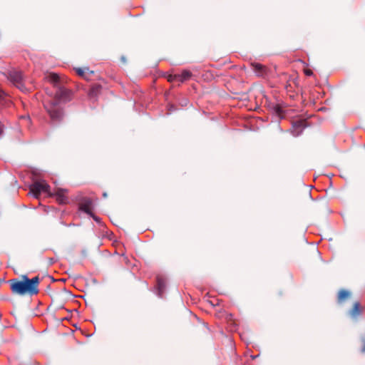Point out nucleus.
<instances>
[{
    "instance_id": "423d86ee",
    "label": "nucleus",
    "mask_w": 365,
    "mask_h": 365,
    "mask_svg": "<svg viewBox=\"0 0 365 365\" xmlns=\"http://www.w3.org/2000/svg\"><path fill=\"white\" fill-rule=\"evenodd\" d=\"M11 289L14 293L19 294L21 295L26 294L24 281L14 282L11 285Z\"/></svg>"
},
{
    "instance_id": "6e6552de",
    "label": "nucleus",
    "mask_w": 365,
    "mask_h": 365,
    "mask_svg": "<svg viewBox=\"0 0 365 365\" xmlns=\"http://www.w3.org/2000/svg\"><path fill=\"white\" fill-rule=\"evenodd\" d=\"M252 67L258 76L263 77L267 74V68L259 63H252Z\"/></svg>"
},
{
    "instance_id": "2eb2a0df",
    "label": "nucleus",
    "mask_w": 365,
    "mask_h": 365,
    "mask_svg": "<svg viewBox=\"0 0 365 365\" xmlns=\"http://www.w3.org/2000/svg\"><path fill=\"white\" fill-rule=\"evenodd\" d=\"M46 78L48 81H50L54 84L57 83L59 81V76L56 73H48L46 76Z\"/></svg>"
},
{
    "instance_id": "20e7f679",
    "label": "nucleus",
    "mask_w": 365,
    "mask_h": 365,
    "mask_svg": "<svg viewBox=\"0 0 365 365\" xmlns=\"http://www.w3.org/2000/svg\"><path fill=\"white\" fill-rule=\"evenodd\" d=\"M192 73L190 71L187 70H184L180 74H175L174 76H170L168 78L169 81H176L180 83H182L185 81H187L190 78Z\"/></svg>"
},
{
    "instance_id": "9b49d317",
    "label": "nucleus",
    "mask_w": 365,
    "mask_h": 365,
    "mask_svg": "<svg viewBox=\"0 0 365 365\" xmlns=\"http://www.w3.org/2000/svg\"><path fill=\"white\" fill-rule=\"evenodd\" d=\"M165 288V281L160 277H158L157 279V294L160 297H163V294Z\"/></svg>"
},
{
    "instance_id": "f257e3e1",
    "label": "nucleus",
    "mask_w": 365,
    "mask_h": 365,
    "mask_svg": "<svg viewBox=\"0 0 365 365\" xmlns=\"http://www.w3.org/2000/svg\"><path fill=\"white\" fill-rule=\"evenodd\" d=\"M68 100V91L64 88H58L54 98L45 101L44 107L53 120H61L63 112L60 104Z\"/></svg>"
},
{
    "instance_id": "f3484780",
    "label": "nucleus",
    "mask_w": 365,
    "mask_h": 365,
    "mask_svg": "<svg viewBox=\"0 0 365 365\" xmlns=\"http://www.w3.org/2000/svg\"><path fill=\"white\" fill-rule=\"evenodd\" d=\"M89 215L91 217H92L95 221L99 222L100 219L98 217L95 216L93 213H92V215Z\"/></svg>"
},
{
    "instance_id": "412c9836",
    "label": "nucleus",
    "mask_w": 365,
    "mask_h": 365,
    "mask_svg": "<svg viewBox=\"0 0 365 365\" xmlns=\"http://www.w3.org/2000/svg\"><path fill=\"white\" fill-rule=\"evenodd\" d=\"M61 319L66 320V319H68V318L66 317L61 318Z\"/></svg>"
},
{
    "instance_id": "4be33fe9",
    "label": "nucleus",
    "mask_w": 365,
    "mask_h": 365,
    "mask_svg": "<svg viewBox=\"0 0 365 365\" xmlns=\"http://www.w3.org/2000/svg\"><path fill=\"white\" fill-rule=\"evenodd\" d=\"M107 196V194L105 192L103 193V197H106Z\"/></svg>"
},
{
    "instance_id": "f8f14e48",
    "label": "nucleus",
    "mask_w": 365,
    "mask_h": 365,
    "mask_svg": "<svg viewBox=\"0 0 365 365\" xmlns=\"http://www.w3.org/2000/svg\"><path fill=\"white\" fill-rule=\"evenodd\" d=\"M351 296V293L350 292L347 291V290H345V289H342V290H340L339 292V294H338V302L339 303H342L344 302L346 299H347L348 298H349Z\"/></svg>"
},
{
    "instance_id": "ddd939ff",
    "label": "nucleus",
    "mask_w": 365,
    "mask_h": 365,
    "mask_svg": "<svg viewBox=\"0 0 365 365\" xmlns=\"http://www.w3.org/2000/svg\"><path fill=\"white\" fill-rule=\"evenodd\" d=\"M101 87L98 85H95L91 87L89 91V96L91 98H96L101 91Z\"/></svg>"
},
{
    "instance_id": "39448f33",
    "label": "nucleus",
    "mask_w": 365,
    "mask_h": 365,
    "mask_svg": "<svg viewBox=\"0 0 365 365\" xmlns=\"http://www.w3.org/2000/svg\"><path fill=\"white\" fill-rule=\"evenodd\" d=\"M305 128L304 122L303 120H297L294 121L292 124V134L297 137L299 136L302 133L303 129Z\"/></svg>"
},
{
    "instance_id": "a211bd4d",
    "label": "nucleus",
    "mask_w": 365,
    "mask_h": 365,
    "mask_svg": "<svg viewBox=\"0 0 365 365\" xmlns=\"http://www.w3.org/2000/svg\"><path fill=\"white\" fill-rule=\"evenodd\" d=\"M304 72H305V74L307 76H312V71H310V70H306Z\"/></svg>"
},
{
    "instance_id": "9d476101",
    "label": "nucleus",
    "mask_w": 365,
    "mask_h": 365,
    "mask_svg": "<svg viewBox=\"0 0 365 365\" xmlns=\"http://www.w3.org/2000/svg\"><path fill=\"white\" fill-rule=\"evenodd\" d=\"M77 74L86 80H89L90 76L93 74V71H90L88 68H76Z\"/></svg>"
},
{
    "instance_id": "7ed1b4c3",
    "label": "nucleus",
    "mask_w": 365,
    "mask_h": 365,
    "mask_svg": "<svg viewBox=\"0 0 365 365\" xmlns=\"http://www.w3.org/2000/svg\"><path fill=\"white\" fill-rule=\"evenodd\" d=\"M24 289L25 294H29L31 295L36 294L38 292V285L39 283V279L38 277L32 279H29L27 277H24Z\"/></svg>"
},
{
    "instance_id": "f03ea898",
    "label": "nucleus",
    "mask_w": 365,
    "mask_h": 365,
    "mask_svg": "<svg viewBox=\"0 0 365 365\" xmlns=\"http://www.w3.org/2000/svg\"><path fill=\"white\" fill-rule=\"evenodd\" d=\"M66 192V191L63 189L57 188L54 190L53 193H51L50 192V186L45 180H37L30 185V193H31L35 198H38L41 193L55 195L57 201L60 204H65L68 202Z\"/></svg>"
},
{
    "instance_id": "6ab92c4d",
    "label": "nucleus",
    "mask_w": 365,
    "mask_h": 365,
    "mask_svg": "<svg viewBox=\"0 0 365 365\" xmlns=\"http://www.w3.org/2000/svg\"><path fill=\"white\" fill-rule=\"evenodd\" d=\"M2 133H3V130H2L1 127L0 126V136L1 135Z\"/></svg>"
},
{
    "instance_id": "0eeeda50",
    "label": "nucleus",
    "mask_w": 365,
    "mask_h": 365,
    "mask_svg": "<svg viewBox=\"0 0 365 365\" xmlns=\"http://www.w3.org/2000/svg\"><path fill=\"white\" fill-rule=\"evenodd\" d=\"M80 210L88 215H92L93 202L90 199H86L80 205Z\"/></svg>"
},
{
    "instance_id": "dca6fc26",
    "label": "nucleus",
    "mask_w": 365,
    "mask_h": 365,
    "mask_svg": "<svg viewBox=\"0 0 365 365\" xmlns=\"http://www.w3.org/2000/svg\"><path fill=\"white\" fill-rule=\"evenodd\" d=\"M6 96L5 93L0 88V103L6 101Z\"/></svg>"
},
{
    "instance_id": "1a4fd4ad",
    "label": "nucleus",
    "mask_w": 365,
    "mask_h": 365,
    "mask_svg": "<svg viewBox=\"0 0 365 365\" xmlns=\"http://www.w3.org/2000/svg\"><path fill=\"white\" fill-rule=\"evenodd\" d=\"M363 309L364 307L359 302H355L353 308L349 311V314L351 317L356 318L361 314Z\"/></svg>"
},
{
    "instance_id": "aec40b11",
    "label": "nucleus",
    "mask_w": 365,
    "mask_h": 365,
    "mask_svg": "<svg viewBox=\"0 0 365 365\" xmlns=\"http://www.w3.org/2000/svg\"><path fill=\"white\" fill-rule=\"evenodd\" d=\"M361 351L362 352H365V345L363 346L362 349H361Z\"/></svg>"
},
{
    "instance_id": "4468645a",
    "label": "nucleus",
    "mask_w": 365,
    "mask_h": 365,
    "mask_svg": "<svg viewBox=\"0 0 365 365\" xmlns=\"http://www.w3.org/2000/svg\"><path fill=\"white\" fill-rule=\"evenodd\" d=\"M12 79L14 80V81L17 83V86L21 89V80H22V75L21 73H19V72H16L14 73V75L12 76Z\"/></svg>"
}]
</instances>
